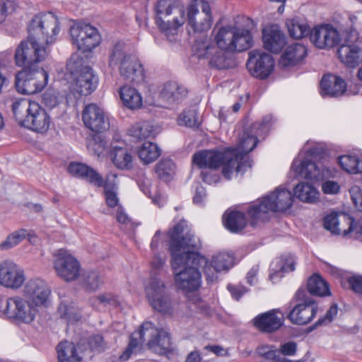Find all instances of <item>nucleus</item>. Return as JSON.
I'll use <instances>...</instances> for the list:
<instances>
[{
    "label": "nucleus",
    "mask_w": 362,
    "mask_h": 362,
    "mask_svg": "<svg viewBox=\"0 0 362 362\" xmlns=\"http://www.w3.org/2000/svg\"><path fill=\"white\" fill-rule=\"evenodd\" d=\"M274 123L271 115L264 117L259 122H255L239 136L237 146L224 151H201L194 154L193 164L199 168L217 169L222 166V174L227 180L235 175H243L252 166L247 156L258 143V137H264Z\"/></svg>",
    "instance_id": "obj_1"
},
{
    "label": "nucleus",
    "mask_w": 362,
    "mask_h": 362,
    "mask_svg": "<svg viewBox=\"0 0 362 362\" xmlns=\"http://www.w3.org/2000/svg\"><path fill=\"white\" fill-rule=\"evenodd\" d=\"M168 236L175 286L185 293L197 291L202 284L199 268L203 267L194 261V250L201 245L199 239L194 235L185 220L169 230Z\"/></svg>",
    "instance_id": "obj_2"
},
{
    "label": "nucleus",
    "mask_w": 362,
    "mask_h": 362,
    "mask_svg": "<svg viewBox=\"0 0 362 362\" xmlns=\"http://www.w3.org/2000/svg\"><path fill=\"white\" fill-rule=\"evenodd\" d=\"M291 170L297 177L305 179L293 189L296 198L303 202L313 203L317 198L315 187L317 177V144L308 141L295 158L291 165Z\"/></svg>",
    "instance_id": "obj_3"
},
{
    "label": "nucleus",
    "mask_w": 362,
    "mask_h": 362,
    "mask_svg": "<svg viewBox=\"0 0 362 362\" xmlns=\"http://www.w3.org/2000/svg\"><path fill=\"white\" fill-rule=\"evenodd\" d=\"M144 346L160 355L167 354L171 349L169 334L151 322H144L139 329L132 334L129 344L119 359H129L131 354L140 351Z\"/></svg>",
    "instance_id": "obj_4"
},
{
    "label": "nucleus",
    "mask_w": 362,
    "mask_h": 362,
    "mask_svg": "<svg viewBox=\"0 0 362 362\" xmlns=\"http://www.w3.org/2000/svg\"><path fill=\"white\" fill-rule=\"evenodd\" d=\"M293 197L291 191L284 187H276L252 204L247 209L249 221L252 226L264 221L270 213L282 212L293 204Z\"/></svg>",
    "instance_id": "obj_5"
},
{
    "label": "nucleus",
    "mask_w": 362,
    "mask_h": 362,
    "mask_svg": "<svg viewBox=\"0 0 362 362\" xmlns=\"http://www.w3.org/2000/svg\"><path fill=\"white\" fill-rule=\"evenodd\" d=\"M151 262V275L144 284V291L147 300L153 310L163 314H171L174 309L173 303L163 281L153 271L158 270L165 263V255L161 252L153 253Z\"/></svg>",
    "instance_id": "obj_6"
},
{
    "label": "nucleus",
    "mask_w": 362,
    "mask_h": 362,
    "mask_svg": "<svg viewBox=\"0 0 362 362\" xmlns=\"http://www.w3.org/2000/svg\"><path fill=\"white\" fill-rule=\"evenodd\" d=\"M12 111L19 125L35 132L45 134L52 125L50 116L35 101L26 98L16 99L13 103Z\"/></svg>",
    "instance_id": "obj_7"
},
{
    "label": "nucleus",
    "mask_w": 362,
    "mask_h": 362,
    "mask_svg": "<svg viewBox=\"0 0 362 362\" xmlns=\"http://www.w3.org/2000/svg\"><path fill=\"white\" fill-rule=\"evenodd\" d=\"M249 23L252 21L247 18V26L228 24L218 28L214 35V42L218 51L228 57V53L240 52L249 49L253 45V37Z\"/></svg>",
    "instance_id": "obj_8"
},
{
    "label": "nucleus",
    "mask_w": 362,
    "mask_h": 362,
    "mask_svg": "<svg viewBox=\"0 0 362 362\" xmlns=\"http://www.w3.org/2000/svg\"><path fill=\"white\" fill-rule=\"evenodd\" d=\"M154 11L158 27L170 42L175 41L178 28L185 23V10L180 0H157Z\"/></svg>",
    "instance_id": "obj_9"
},
{
    "label": "nucleus",
    "mask_w": 362,
    "mask_h": 362,
    "mask_svg": "<svg viewBox=\"0 0 362 362\" xmlns=\"http://www.w3.org/2000/svg\"><path fill=\"white\" fill-rule=\"evenodd\" d=\"M108 65L112 69L118 67L120 76L136 84L145 81L146 75L143 65L139 58L127 53L122 42L116 43L110 51Z\"/></svg>",
    "instance_id": "obj_10"
},
{
    "label": "nucleus",
    "mask_w": 362,
    "mask_h": 362,
    "mask_svg": "<svg viewBox=\"0 0 362 362\" xmlns=\"http://www.w3.org/2000/svg\"><path fill=\"white\" fill-rule=\"evenodd\" d=\"M61 30L59 18L52 12L39 13L33 16L28 25L30 39L37 40L47 47L53 44Z\"/></svg>",
    "instance_id": "obj_11"
},
{
    "label": "nucleus",
    "mask_w": 362,
    "mask_h": 362,
    "mask_svg": "<svg viewBox=\"0 0 362 362\" xmlns=\"http://www.w3.org/2000/svg\"><path fill=\"white\" fill-rule=\"evenodd\" d=\"M66 69L71 76L70 87L74 93L88 95L97 88L98 76L90 66L83 65L81 59H70Z\"/></svg>",
    "instance_id": "obj_12"
},
{
    "label": "nucleus",
    "mask_w": 362,
    "mask_h": 362,
    "mask_svg": "<svg viewBox=\"0 0 362 362\" xmlns=\"http://www.w3.org/2000/svg\"><path fill=\"white\" fill-rule=\"evenodd\" d=\"M196 250H194V261L203 267V272L209 283L216 281L218 274L228 272L235 264V257L231 252H216L208 259Z\"/></svg>",
    "instance_id": "obj_13"
},
{
    "label": "nucleus",
    "mask_w": 362,
    "mask_h": 362,
    "mask_svg": "<svg viewBox=\"0 0 362 362\" xmlns=\"http://www.w3.org/2000/svg\"><path fill=\"white\" fill-rule=\"evenodd\" d=\"M48 48L37 40L30 39L23 40L18 46L15 53L16 64L23 69H34L40 66L49 55Z\"/></svg>",
    "instance_id": "obj_14"
},
{
    "label": "nucleus",
    "mask_w": 362,
    "mask_h": 362,
    "mask_svg": "<svg viewBox=\"0 0 362 362\" xmlns=\"http://www.w3.org/2000/svg\"><path fill=\"white\" fill-rule=\"evenodd\" d=\"M185 10V22L195 33L206 32L211 28L213 17L209 3L205 0H191Z\"/></svg>",
    "instance_id": "obj_15"
},
{
    "label": "nucleus",
    "mask_w": 362,
    "mask_h": 362,
    "mask_svg": "<svg viewBox=\"0 0 362 362\" xmlns=\"http://www.w3.org/2000/svg\"><path fill=\"white\" fill-rule=\"evenodd\" d=\"M0 299V305L2 304ZM0 306V313H4L11 320L17 324H30L34 321L38 308L28 299L21 296L8 298L3 309Z\"/></svg>",
    "instance_id": "obj_16"
},
{
    "label": "nucleus",
    "mask_w": 362,
    "mask_h": 362,
    "mask_svg": "<svg viewBox=\"0 0 362 362\" xmlns=\"http://www.w3.org/2000/svg\"><path fill=\"white\" fill-rule=\"evenodd\" d=\"M48 79V72L42 66L23 69L16 74V87L22 94H35L47 86Z\"/></svg>",
    "instance_id": "obj_17"
},
{
    "label": "nucleus",
    "mask_w": 362,
    "mask_h": 362,
    "mask_svg": "<svg viewBox=\"0 0 362 362\" xmlns=\"http://www.w3.org/2000/svg\"><path fill=\"white\" fill-rule=\"evenodd\" d=\"M193 54L199 59H209L211 66L219 69H227L230 65V58L218 51L211 39L203 37L197 39L192 46Z\"/></svg>",
    "instance_id": "obj_18"
},
{
    "label": "nucleus",
    "mask_w": 362,
    "mask_h": 362,
    "mask_svg": "<svg viewBox=\"0 0 362 362\" xmlns=\"http://www.w3.org/2000/svg\"><path fill=\"white\" fill-rule=\"evenodd\" d=\"M69 32L73 45L82 52H90L100 43L98 30L89 24L75 23Z\"/></svg>",
    "instance_id": "obj_19"
},
{
    "label": "nucleus",
    "mask_w": 362,
    "mask_h": 362,
    "mask_svg": "<svg viewBox=\"0 0 362 362\" xmlns=\"http://www.w3.org/2000/svg\"><path fill=\"white\" fill-rule=\"evenodd\" d=\"M293 300L301 301L289 312L288 318L294 325H304L309 323L315 316V299L309 297L303 289H298Z\"/></svg>",
    "instance_id": "obj_20"
},
{
    "label": "nucleus",
    "mask_w": 362,
    "mask_h": 362,
    "mask_svg": "<svg viewBox=\"0 0 362 362\" xmlns=\"http://www.w3.org/2000/svg\"><path fill=\"white\" fill-rule=\"evenodd\" d=\"M53 265L58 276L66 281H73L80 275L78 261L66 250L59 249L53 254Z\"/></svg>",
    "instance_id": "obj_21"
},
{
    "label": "nucleus",
    "mask_w": 362,
    "mask_h": 362,
    "mask_svg": "<svg viewBox=\"0 0 362 362\" xmlns=\"http://www.w3.org/2000/svg\"><path fill=\"white\" fill-rule=\"evenodd\" d=\"M23 294L37 308H47L51 303V288L45 280L40 278L29 279L25 284Z\"/></svg>",
    "instance_id": "obj_22"
},
{
    "label": "nucleus",
    "mask_w": 362,
    "mask_h": 362,
    "mask_svg": "<svg viewBox=\"0 0 362 362\" xmlns=\"http://www.w3.org/2000/svg\"><path fill=\"white\" fill-rule=\"evenodd\" d=\"M273 57L262 50L254 49L248 53L247 68L250 74L258 78H267L273 71Z\"/></svg>",
    "instance_id": "obj_23"
},
{
    "label": "nucleus",
    "mask_w": 362,
    "mask_h": 362,
    "mask_svg": "<svg viewBox=\"0 0 362 362\" xmlns=\"http://www.w3.org/2000/svg\"><path fill=\"white\" fill-rule=\"evenodd\" d=\"M25 281L24 269L11 260L0 262V285L6 288L18 289Z\"/></svg>",
    "instance_id": "obj_24"
},
{
    "label": "nucleus",
    "mask_w": 362,
    "mask_h": 362,
    "mask_svg": "<svg viewBox=\"0 0 362 362\" xmlns=\"http://www.w3.org/2000/svg\"><path fill=\"white\" fill-rule=\"evenodd\" d=\"M84 125L93 132H100L109 128V122L104 110L94 103L85 106L82 112Z\"/></svg>",
    "instance_id": "obj_25"
},
{
    "label": "nucleus",
    "mask_w": 362,
    "mask_h": 362,
    "mask_svg": "<svg viewBox=\"0 0 362 362\" xmlns=\"http://www.w3.org/2000/svg\"><path fill=\"white\" fill-rule=\"evenodd\" d=\"M352 217L346 214L332 212L323 219L325 229L332 234L346 238L351 228Z\"/></svg>",
    "instance_id": "obj_26"
},
{
    "label": "nucleus",
    "mask_w": 362,
    "mask_h": 362,
    "mask_svg": "<svg viewBox=\"0 0 362 362\" xmlns=\"http://www.w3.org/2000/svg\"><path fill=\"white\" fill-rule=\"evenodd\" d=\"M296 269V258L291 255H284L275 258L269 267V279L272 284L279 282L284 276Z\"/></svg>",
    "instance_id": "obj_27"
},
{
    "label": "nucleus",
    "mask_w": 362,
    "mask_h": 362,
    "mask_svg": "<svg viewBox=\"0 0 362 362\" xmlns=\"http://www.w3.org/2000/svg\"><path fill=\"white\" fill-rule=\"evenodd\" d=\"M284 322V314L279 309H274L258 315L253 320L254 325L258 329L268 333L279 329L283 325Z\"/></svg>",
    "instance_id": "obj_28"
},
{
    "label": "nucleus",
    "mask_w": 362,
    "mask_h": 362,
    "mask_svg": "<svg viewBox=\"0 0 362 362\" xmlns=\"http://www.w3.org/2000/svg\"><path fill=\"white\" fill-rule=\"evenodd\" d=\"M262 40L266 49L278 53L284 47L286 37L277 25H271L263 29Z\"/></svg>",
    "instance_id": "obj_29"
},
{
    "label": "nucleus",
    "mask_w": 362,
    "mask_h": 362,
    "mask_svg": "<svg viewBox=\"0 0 362 362\" xmlns=\"http://www.w3.org/2000/svg\"><path fill=\"white\" fill-rule=\"evenodd\" d=\"M110 156L115 166L120 170H129L134 165V158L131 151L123 141L113 142Z\"/></svg>",
    "instance_id": "obj_30"
},
{
    "label": "nucleus",
    "mask_w": 362,
    "mask_h": 362,
    "mask_svg": "<svg viewBox=\"0 0 362 362\" xmlns=\"http://www.w3.org/2000/svg\"><path fill=\"white\" fill-rule=\"evenodd\" d=\"M306 55V47L300 43H294L282 51L279 65L283 69L294 67L300 64Z\"/></svg>",
    "instance_id": "obj_31"
},
{
    "label": "nucleus",
    "mask_w": 362,
    "mask_h": 362,
    "mask_svg": "<svg viewBox=\"0 0 362 362\" xmlns=\"http://www.w3.org/2000/svg\"><path fill=\"white\" fill-rule=\"evenodd\" d=\"M340 62L349 68H356L362 63V51L354 44H343L337 52Z\"/></svg>",
    "instance_id": "obj_32"
},
{
    "label": "nucleus",
    "mask_w": 362,
    "mask_h": 362,
    "mask_svg": "<svg viewBox=\"0 0 362 362\" xmlns=\"http://www.w3.org/2000/svg\"><path fill=\"white\" fill-rule=\"evenodd\" d=\"M320 94L322 96H341L346 89L345 81L342 78L332 74L323 76L320 81Z\"/></svg>",
    "instance_id": "obj_33"
},
{
    "label": "nucleus",
    "mask_w": 362,
    "mask_h": 362,
    "mask_svg": "<svg viewBox=\"0 0 362 362\" xmlns=\"http://www.w3.org/2000/svg\"><path fill=\"white\" fill-rule=\"evenodd\" d=\"M187 93V90L176 81H168L163 85L159 97L168 105H172L181 101Z\"/></svg>",
    "instance_id": "obj_34"
},
{
    "label": "nucleus",
    "mask_w": 362,
    "mask_h": 362,
    "mask_svg": "<svg viewBox=\"0 0 362 362\" xmlns=\"http://www.w3.org/2000/svg\"><path fill=\"white\" fill-rule=\"evenodd\" d=\"M119 95L123 106L129 110H136L143 105L141 93L136 88L129 85L122 86L119 88Z\"/></svg>",
    "instance_id": "obj_35"
},
{
    "label": "nucleus",
    "mask_w": 362,
    "mask_h": 362,
    "mask_svg": "<svg viewBox=\"0 0 362 362\" xmlns=\"http://www.w3.org/2000/svg\"><path fill=\"white\" fill-rule=\"evenodd\" d=\"M69 173L73 176L83 179L92 185H100V175L93 168L78 162H71L68 166Z\"/></svg>",
    "instance_id": "obj_36"
},
{
    "label": "nucleus",
    "mask_w": 362,
    "mask_h": 362,
    "mask_svg": "<svg viewBox=\"0 0 362 362\" xmlns=\"http://www.w3.org/2000/svg\"><path fill=\"white\" fill-rule=\"evenodd\" d=\"M127 133L134 140H144L155 137L159 133V127L151 121H139L134 123Z\"/></svg>",
    "instance_id": "obj_37"
},
{
    "label": "nucleus",
    "mask_w": 362,
    "mask_h": 362,
    "mask_svg": "<svg viewBox=\"0 0 362 362\" xmlns=\"http://www.w3.org/2000/svg\"><path fill=\"white\" fill-rule=\"evenodd\" d=\"M223 225L231 233L241 231L247 224L245 214L237 210H227L223 216Z\"/></svg>",
    "instance_id": "obj_38"
},
{
    "label": "nucleus",
    "mask_w": 362,
    "mask_h": 362,
    "mask_svg": "<svg viewBox=\"0 0 362 362\" xmlns=\"http://www.w3.org/2000/svg\"><path fill=\"white\" fill-rule=\"evenodd\" d=\"M339 42L338 31L329 25L318 26V49L334 47Z\"/></svg>",
    "instance_id": "obj_39"
},
{
    "label": "nucleus",
    "mask_w": 362,
    "mask_h": 362,
    "mask_svg": "<svg viewBox=\"0 0 362 362\" xmlns=\"http://www.w3.org/2000/svg\"><path fill=\"white\" fill-rule=\"evenodd\" d=\"M136 154L143 164L148 165L158 158L161 150L156 144L146 141L137 148Z\"/></svg>",
    "instance_id": "obj_40"
},
{
    "label": "nucleus",
    "mask_w": 362,
    "mask_h": 362,
    "mask_svg": "<svg viewBox=\"0 0 362 362\" xmlns=\"http://www.w3.org/2000/svg\"><path fill=\"white\" fill-rule=\"evenodd\" d=\"M57 349L59 362H81V357L74 343L62 341L57 346Z\"/></svg>",
    "instance_id": "obj_41"
},
{
    "label": "nucleus",
    "mask_w": 362,
    "mask_h": 362,
    "mask_svg": "<svg viewBox=\"0 0 362 362\" xmlns=\"http://www.w3.org/2000/svg\"><path fill=\"white\" fill-rule=\"evenodd\" d=\"M338 159L344 171L351 174L362 173V154L341 156Z\"/></svg>",
    "instance_id": "obj_42"
},
{
    "label": "nucleus",
    "mask_w": 362,
    "mask_h": 362,
    "mask_svg": "<svg viewBox=\"0 0 362 362\" xmlns=\"http://www.w3.org/2000/svg\"><path fill=\"white\" fill-rule=\"evenodd\" d=\"M286 26L289 35L294 39L305 37L310 33V26L303 20L298 18L288 20Z\"/></svg>",
    "instance_id": "obj_43"
},
{
    "label": "nucleus",
    "mask_w": 362,
    "mask_h": 362,
    "mask_svg": "<svg viewBox=\"0 0 362 362\" xmlns=\"http://www.w3.org/2000/svg\"><path fill=\"white\" fill-rule=\"evenodd\" d=\"M257 353L265 360L271 362H302L301 361H293L282 356L279 349L274 345H261L257 347Z\"/></svg>",
    "instance_id": "obj_44"
},
{
    "label": "nucleus",
    "mask_w": 362,
    "mask_h": 362,
    "mask_svg": "<svg viewBox=\"0 0 362 362\" xmlns=\"http://www.w3.org/2000/svg\"><path fill=\"white\" fill-rule=\"evenodd\" d=\"M58 313L62 319L68 323H74L81 318V314L74 307L72 302L62 301L58 308Z\"/></svg>",
    "instance_id": "obj_45"
},
{
    "label": "nucleus",
    "mask_w": 362,
    "mask_h": 362,
    "mask_svg": "<svg viewBox=\"0 0 362 362\" xmlns=\"http://www.w3.org/2000/svg\"><path fill=\"white\" fill-rule=\"evenodd\" d=\"M122 303V299L112 293H105L98 296L91 300V304L95 308L99 309V305L105 307H119Z\"/></svg>",
    "instance_id": "obj_46"
},
{
    "label": "nucleus",
    "mask_w": 362,
    "mask_h": 362,
    "mask_svg": "<svg viewBox=\"0 0 362 362\" xmlns=\"http://www.w3.org/2000/svg\"><path fill=\"white\" fill-rule=\"evenodd\" d=\"M103 284V277L96 271H91L83 275L81 284L87 291H95Z\"/></svg>",
    "instance_id": "obj_47"
},
{
    "label": "nucleus",
    "mask_w": 362,
    "mask_h": 362,
    "mask_svg": "<svg viewBox=\"0 0 362 362\" xmlns=\"http://www.w3.org/2000/svg\"><path fill=\"white\" fill-rule=\"evenodd\" d=\"M174 170V163L169 159L160 160L156 167V173L158 177L164 181H168L172 178Z\"/></svg>",
    "instance_id": "obj_48"
},
{
    "label": "nucleus",
    "mask_w": 362,
    "mask_h": 362,
    "mask_svg": "<svg viewBox=\"0 0 362 362\" xmlns=\"http://www.w3.org/2000/svg\"><path fill=\"white\" fill-rule=\"evenodd\" d=\"M28 235L27 231L24 229L14 231L11 233L6 239L0 243V248L2 250H9L18 245Z\"/></svg>",
    "instance_id": "obj_49"
},
{
    "label": "nucleus",
    "mask_w": 362,
    "mask_h": 362,
    "mask_svg": "<svg viewBox=\"0 0 362 362\" xmlns=\"http://www.w3.org/2000/svg\"><path fill=\"white\" fill-rule=\"evenodd\" d=\"M177 124L188 127H198L199 121L195 110L183 111L177 117Z\"/></svg>",
    "instance_id": "obj_50"
},
{
    "label": "nucleus",
    "mask_w": 362,
    "mask_h": 362,
    "mask_svg": "<svg viewBox=\"0 0 362 362\" xmlns=\"http://www.w3.org/2000/svg\"><path fill=\"white\" fill-rule=\"evenodd\" d=\"M106 147V142L98 136L93 137L87 144L89 152L98 158L105 155Z\"/></svg>",
    "instance_id": "obj_51"
},
{
    "label": "nucleus",
    "mask_w": 362,
    "mask_h": 362,
    "mask_svg": "<svg viewBox=\"0 0 362 362\" xmlns=\"http://www.w3.org/2000/svg\"><path fill=\"white\" fill-rule=\"evenodd\" d=\"M138 186L140 188V189L148 197H151L153 202L158 205V206H163L165 202V199L163 197H162L160 194L154 195L153 197L151 196V180L148 178H144L143 180H139L137 181Z\"/></svg>",
    "instance_id": "obj_52"
},
{
    "label": "nucleus",
    "mask_w": 362,
    "mask_h": 362,
    "mask_svg": "<svg viewBox=\"0 0 362 362\" xmlns=\"http://www.w3.org/2000/svg\"><path fill=\"white\" fill-rule=\"evenodd\" d=\"M63 100V96L55 90H47L42 95V103L49 109L57 107Z\"/></svg>",
    "instance_id": "obj_53"
},
{
    "label": "nucleus",
    "mask_w": 362,
    "mask_h": 362,
    "mask_svg": "<svg viewBox=\"0 0 362 362\" xmlns=\"http://www.w3.org/2000/svg\"><path fill=\"white\" fill-rule=\"evenodd\" d=\"M18 7L16 0H0V25L4 23L8 16L13 13Z\"/></svg>",
    "instance_id": "obj_54"
},
{
    "label": "nucleus",
    "mask_w": 362,
    "mask_h": 362,
    "mask_svg": "<svg viewBox=\"0 0 362 362\" xmlns=\"http://www.w3.org/2000/svg\"><path fill=\"white\" fill-rule=\"evenodd\" d=\"M100 185H93L96 187H103L104 190L106 189H117V175L115 173L110 172L105 176V179L103 180L100 175Z\"/></svg>",
    "instance_id": "obj_55"
},
{
    "label": "nucleus",
    "mask_w": 362,
    "mask_h": 362,
    "mask_svg": "<svg viewBox=\"0 0 362 362\" xmlns=\"http://www.w3.org/2000/svg\"><path fill=\"white\" fill-rule=\"evenodd\" d=\"M310 298L315 299L317 296V273H313L307 280L305 286L300 287Z\"/></svg>",
    "instance_id": "obj_56"
},
{
    "label": "nucleus",
    "mask_w": 362,
    "mask_h": 362,
    "mask_svg": "<svg viewBox=\"0 0 362 362\" xmlns=\"http://www.w3.org/2000/svg\"><path fill=\"white\" fill-rule=\"evenodd\" d=\"M347 234V238H354L362 241V219L355 221L352 218L351 228Z\"/></svg>",
    "instance_id": "obj_57"
},
{
    "label": "nucleus",
    "mask_w": 362,
    "mask_h": 362,
    "mask_svg": "<svg viewBox=\"0 0 362 362\" xmlns=\"http://www.w3.org/2000/svg\"><path fill=\"white\" fill-rule=\"evenodd\" d=\"M337 313L338 306L337 303H333L327 311L325 315L323 317L318 319V326L327 325L330 323L337 316Z\"/></svg>",
    "instance_id": "obj_58"
},
{
    "label": "nucleus",
    "mask_w": 362,
    "mask_h": 362,
    "mask_svg": "<svg viewBox=\"0 0 362 362\" xmlns=\"http://www.w3.org/2000/svg\"><path fill=\"white\" fill-rule=\"evenodd\" d=\"M165 243L160 230H157L151 242V250L152 253L161 252L164 248Z\"/></svg>",
    "instance_id": "obj_59"
},
{
    "label": "nucleus",
    "mask_w": 362,
    "mask_h": 362,
    "mask_svg": "<svg viewBox=\"0 0 362 362\" xmlns=\"http://www.w3.org/2000/svg\"><path fill=\"white\" fill-rule=\"evenodd\" d=\"M280 354L285 357L295 356L297 351V344L294 341H288L280 345L279 349Z\"/></svg>",
    "instance_id": "obj_60"
},
{
    "label": "nucleus",
    "mask_w": 362,
    "mask_h": 362,
    "mask_svg": "<svg viewBox=\"0 0 362 362\" xmlns=\"http://www.w3.org/2000/svg\"><path fill=\"white\" fill-rule=\"evenodd\" d=\"M351 198L355 206L362 211V191L358 186H353L349 189Z\"/></svg>",
    "instance_id": "obj_61"
},
{
    "label": "nucleus",
    "mask_w": 362,
    "mask_h": 362,
    "mask_svg": "<svg viewBox=\"0 0 362 362\" xmlns=\"http://www.w3.org/2000/svg\"><path fill=\"white\" fill-rule=\"evenodd\" d=\"M322 191L326 194H337L340 191V186L335 181L326 180L322 184Z\"/></svg>",
    "instance_id": "obj_62"
},
{
    "label": "nucleus",
    "mask_w": 362,
    "mask_h": 362,
    "mask_svg": "<svg viewBox=\"0 0 362 362\" xmlns=\"http://www.w3.org/2000/svg\"><path fill=\"white\" fill-rule=\"evenodd\" d=\"M105 198L107 205L110 208L119 206V198L117 197V189L104 190Z\"/></svg>",
    "instance_id": "obj_63"
},
{
    "label": "nucleus",
    "mask_w": 362,
    "mask_h": 362,
    "mask_svg": "<svg viewBox=\"0 0 362 362\" xmlns=\"http://www.w3.org/2000/svg\"><path fill=\"white\" fill-rule=\"evenodd\" d=\"M228 289L230 291L232 297L235 300H239L244 294L248 291L247 288L241 284H229L228 286Z\"/></svg>",
    "instance_id": "obj_64"
}]
</instances>
